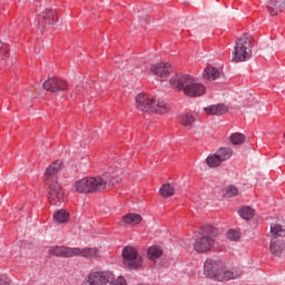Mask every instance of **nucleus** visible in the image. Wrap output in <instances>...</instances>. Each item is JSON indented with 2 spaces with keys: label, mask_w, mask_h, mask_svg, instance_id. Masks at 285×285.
<instances>
[{
  "label": "nucleus",
  "mask_w": 285,
  "mask_h": 285,
  "mask_svg": "<svg viewBox=\"0 0 285 285\" xmlns=\"http://www.w3.org/2000/svg\"><path fill=\"white\" fill-rule=\"evenodd\" d=\"M204 275L214 282H230L242 275L237 267H226L224 262L207 258L204 263Z\"/></svg>",
  "instance_id": "f257e3e1"
},
{
  "label": "nucleus",
  "mask_w": 285,
  "mask_h": 285,
  "mask_svg": "<svg viewBox=\"0 0 285 285\" xmlns=\"http://www.w3.org/2000/svg\"><path fill=\"white\" fill-rule=\"evenodd\" d=\"M169 83L176 90H183L187 97H202L206 92V87L188 73L171 77Z\"/></svg>",
  "instance_id": "f03ea898"
},
{
  "label": "nucleus",
  "mask_w": 285,
  "mask_h": 285,
  "mask_svg": "<svg viewBox=\"0 0 285 285\" xmlns=\"http://www.w3.org/2000/svg\"><path fill=\"white\" fill-rule=\"evenodd\" d=\"M136 105L141 112L153 115H166L168 112V105L164 100L157 99L155 96L138 94L136 95Z\"/></svg>",
  "instance_id": "7ed1b4c3"
},
{
  "label": "nucleus",
  "mask_w": 285,
  "mask_h": 285,
  "mask_svg": "<svg viewBox=\"0 0 285 285\" xmlns=\"http://www.w3.org/2000/svg\"><path fill=\"white\" fill-rule=\"evenodd\" d=\"M217 228L213 225H205L200 232L202 237L194 243L196 253H208L215 246V237H217Z\"/></svg>",
  "instance_id": "20e7f679"
},
{
  "label": "nucleus",
  "mask_w": 285,
  "mask_h": 285,
  "mask_svg": "<svg viewBox=\"0 0 285 285\" xmlns=\"http://www.w3.org/2000/svg\"><path fill=\"white\" fill-rule=\"evenodd\" d=\"M106 189V183L101 177H85L76 181L77 193L88 195L90 193H101Z\"/></svg>",
  "instance_id": "39448f33"
},
{
  "label": "nucleus",
  "mask_w": 285,
  "mask_h": 285,
  "mask_svg": "<svg viewBox=\"0 0 285 285\" xmlns=\"http://www.w3.org/2000/svg\"><path fill=\"white\" fill-rule=\"evenodd\" d=\"M253 55V42L248 39V36H244L236 40L235 50L233 53L234 63H239L242 61H248Z\"/></svg>",
  "instance_id": "423d86ee"
},
{
  "label": "nucleus",
  "mask_w": 285,
  "mask_h": 285,
  "mask_svg": "<svg viewBox=\"0 0 285 285\" xmlns=\"http://www.w3.org/2000/svg\"><path fill=\"white\" fill-rule=\"evenodd\" d=\"M122 264L129 271H137L144 265V258L139 256V252L134 246H125L122 248Z\"/></svg>",
  "instance_id": "0eeeda50"
},
{
  "label": "nucleus",
  "mask_w": 285,
  "mask_h": 285,
  "mask_svg": "<svg viewBox=\"0 0 285 285\" xmlns=\"http://www.w3.org/2000/svg\"><path fill=\"white\" fill-rule=\"evenodd\" d=\"M114 277L110 272H94L87 276L81 285H108Z\"/></svg>",
  "instance_id": "6e6552de"
},
{
  "label": "nucleus",
  "mask_w": 285,
  "mask_h": 285,
  "mask_svg": "<svg viewBox=\"0 0 285 285\" xmlns=\"http://www.w3.org/2000/svg\"><path fill=\"white\" fill-rule=\"evenodd\" d=\"M50 255L55 257H79V253H81V248L79 247H66V246H55L49 249Z\"/></svg>",
  "instance_id": "1a4fd4ad"
},
{
  "label": "nucleus",
  "mask_w": 285,
  "mask_h": 285,
  "mask_svg": "<svg viewBox=\"0 0 285 285\" xmlns=\"http://www.w3.org/2000/svg\"><path fill=\"white\" fill-rule=\"evenodd\" d=\"M59 21L57 18V10L46 9L45 12L38 14L37 23L38 28H46V26H55Z\"/></svg>",
  "instance_id": "9d476101"
},
{
  "label": "nucleus",
  "mask_w": 285,
  "mask_h": 285,
  "mask_svg": "<svg viewBox=\"0 0 285 285\" xmlns=\"http://www.w3.org/2000/svg\"><path fill=\"white\" fill-rule=\"evenodd\" d=\"M45 90L49 92H67L68 91V82L59 79V78H49L47 81L42 83Z\"/></svg>",
  "instance_id": "9b49d317"
},
{
  "label": "nucleus",
  "mask_w": 285,
  "mask_h": 285,
  "mask_svg": "<svg viewBox=\"0 0 285 285\" xmlns=\"http://www.w3.org/2000/svg\"><path fill=\"white\" fill-rule=\"evenodd\" d=\"M150 70L157 77H160V79H168V77L170 75V65L164 63V62H158L156 65H153L150 67Z\"/></svg>",
  "instance_id": "f8f14e48"
},
{
  "label": "nucleus",
  "mask_w": 285,
  "mask_h": 285,
  "mask_svg": "<svg viewBox=\"0 0 285 285\" xmlns=\"http://www.w3.org/2000/svg\"><path fill=\"white\" fill-rule=\"evenodd\" d=\"M285 0H269L267 2V10L272 17H275L284 10Z\"/></svg>",
  "instance_id": "ddd939ff"
},
{
  "label": "nucleus",
  "mask_w": 285,
  "mask_h": 285,
  "mask_svg": "<svg viewBox=\"0 0 285 285\" xmlns=\"http://www.w3.org/2000/svg\"><path fill=\"white\" fill-rule=\"evenodd\" d=\"M49 199H52L53 202H61L63 199V189H61V186L57 183H53L49 186Z\"/></svg>",
  "instance_id": "4468645a"
},
{
  "label": "nucleus",
  "mask_w": 285,
  "mask_h": 285,
  "mask_svg": "<svg viewBox=\"0 0 285 285\" xmlns=\"http://www.w3.org/2000/svg\"><path fill=\"white\" fill-rule=\"evenodd\" d=\"M62 168H63V163H61V160H56L46 168L45 176L47 177V179L50 177L55 179L59 170H61Z\"/></svg>",
  "instance_id": "2eb2a0df"
},
{
  "label": "nucleus",
  "mask_w": 285,
  "mask_h": 285,
  "mask_svg": "<svg viewBox=\"0 0 285 285\" xmlns=\"http://www.w3.org/2000/svg\"><path fill=\"white\" fill-rule=\"evenodd\" d=\"M204 110L207 115H217L219 117L224 115V112H226L228 108L224 104H217L205 107Z\"/></svg>",
  "instance_id": "dca6fc26"
},
{
  "label": "nucleus",
  "mask_w": 285,
  "mask_h": 285,
  "mask_svg": "<svg viewBox=\"0 0 285 285\" xmlns=\"http://www.w3.org/2000/svg\"><path fill=\"white\" fill-rule=\"evenodd\" d=\"M78 257H85V259H95V257H99V249L95 247L80 248Z\"/></svg>",
  "instance_id": "f3484780"
},
{
  "label": "nucleus",
  "mask_w": 285,
  "mask_h": 285,
  "mask_svg": "<svg viewBox=\"0 0 285 285\" xmlns=\"http://www.w3.org/2000/svg\"><path fill=\"white\" fill-rule=\"evenodd\" d=\"M204 79H208V81H215L219 79V69L208 66L203 73Z\"/></svg>",
  "instance_id": "a211bd4d"
},
{
  "label": "nucleus",
  "mask_w": 285,
  "mask_h": 285,
  "mask_svg": "<svg viewBox=\"0 0 285 285\" xmlns=\"http://www.w3.org/2000/svg\"><path fill=\"white\" fill-rule=\"evenodd\" d=\"M53 219L58 224H66L70 219V214L66 209H58L53 213Z\"/></svg>",
  "instance_id": "6ab92c4d"
},
{
  "label": "nucleus",
  "mask_w": 285,
  "mask_h": 285,
  "mask_svg": "<svg viewBox=\"0 0 285 285\" xmlns=\"http://www.w3.org/2000/svg\"><path fill=\"white\" fill-rule=\"evenodd\" d=\"M284 248L285 243L279 240L272 242L269 245V250L275 257H279V255H282V253L284 252Z\"/></svg>",
  "instance_id": "aec40b11"
},
{
  "label": "nucleus",
  "mask_w": 285,
  "mask_h": 285,
  "mask_svg": "<svg viewBox=\"0 0 285 285\" xmlns=\"http://www.w3.org/2000/svg\"><path fill=\"white\" fill-rule=\"evenodd\" d=\"M238 215L242 219L248 222V219H253V217H255V210L250 206H244L238 210Z\"/></svg>",
  "instance_id": "412c9836"
},
{
  "label": "nucleus",
  "mask_w": 285,
  "mask_h": 285,
  "mask_svg": "<svg viewBox=\"0 0 285 285\" xmlns=\"http://www.w3.org/2000/svg\"><path fill=\"white\" fill-rule=\"evenodd\" d=\"M216 155H218V159L222 161H226L233 157V149L228 147H220Z\"/></svg>",
  "instance_id": "4be33fe9"
},
{
  "label": "nucleus",
  "mask_w": 285,
  "mask_h": 285,
  "mask_svg": "<svg viewBox=\"0 0 285 285\" xmlns=\"http://www.w3.org/2000/svg\"><path fill=\"white\" fill-rule=\"evenodd\" d=\"M163 254L164 252L161 250V247L157 245L150 246L147 250V257L149 259H159V257H161Z\"/></svg>",
  "instance_id": "5701e85b"
},
{
  "label": "nucleus",
  "mask_w": 285,
  "mask_h": 285,
  "mask_svg": "<svg viewBox=\"0 0 285 285\" xmlns=\"http://www.w3.org/2000/svg\"><path fill=\"white\" fill-rule=\"evenodd\" d=\"M229 141L234 146H239L240 144H244V141H246V136L242 132H234L230 135Z\"/></svg>",
  "instance_id": "b1692460"
},
{
  "label": "nucleus",
  "mask_w": 285,
  "mask_h": 285,
  "mask_svg": "<svg viewBox=\"0 0 285 285\" xmlns=\"http://www.w3.org/2000/svg\"><path fill=\"white\" fill-rule=\"evenodd\" d=\"M159 193L161 197H173L175 195V187L170 184H165L160 187Z\"/></svg>",
  "instance_id": "393cba45"
},
{
  "label": "nucleus",
  "mask_w": 285,
  "mask_h": 285,
  "mask_svg": "<svg viewBox=\"0 0 285 285\" xmlns=\"http://www.w3.org/2000/svg\"><path fill=\"white\" fill-rule=\"evenodd\" d=\"M122 222L125 224H140L141 222V215L139 214H127L122 217Z\"/></svg>",
  "instance_id": "a878e982"
},
{
  "label": "nucleus",
  "mask_w": 285,
  "mask_h": 285,
  "mask_svg": "<svg viewBox=\"0 0 285 285\" xmlns=\"http://www.w3.org/2000/svg\"><path fill=\"white\" fill-rule=\"evenodd\" d=\"M206 164L209 168H217V166H220L222 160L217 154H212L206 158Z\"/></svg>",
  "instance_id": "bb28decb"
},
{
  "label": "nucleus",
  "mask_w": 285,
  "mask_h": 285,
  "mask_svg": "<svg viewBox=\"0 0 285 285\" xmlns=\"http://www.w3.org/2000/svg\"><path fill=\"white\" fill-rule=\"evenodd\" d=\"M271 233L274 239H277V237H285V229L282 227V225L271 226Z\"/></svg>",
  "instance_id": "cd10ccee"
},
{
  "label": "nucleus",
  "mask_w": 285,
  "mask_h": 285,
  "mask_svg": "<svg viewBox=\"0 0 285 285\" xmlns=\"http://www.w3.org/2000/svg\"><path fill=\"white\" fill-rule=\"evenodd\" d=\"M237 195H239V189L235 185L225 187V197H237Z\"/></svg>",
  "instance_id": "c85d7f7f"
},
{
  "label": "nucleus",
  "mask_w": 285,
  "mask_h": 285,
  "mask_svg": "<svg viewBox=\"0 0 285 285\" xmlns=\"http://www.w3.org/2000/svg\"><path fill=\"white\" fill-rule=\"evenodd\" d=\"M180 124H183V126H193V124H195V117L190 114H184L180 117Z\"/></svg>",
  "instance_id": "c756f323"
},
{
  "label": "nucleus",
  "mask_w": 285,
  "mask_h": 285,
  "mask_svg": "<svg viewBox=\"0 0 285 285\" xmlns=\"http://www.w3.org/2000/svg\"><path fill=\"white\" fill-rule=\"evenodd\" d=\"M242 238V233L237 229H229L227 232V239L230 242H238Z\"/></svg>",
  "instance_id": "7c9ffc66"
},
{
  "label": "nucleus",
  "mask_w": 285,
  "mask_h": 285,
  "mask_svg": "<svg viewBox=\"0 0 285 285\" xmlns=\"http://www.w3.org/2000/svg\"><path fill=\"white\" fill-rule=\"evenodd\" d=\"M102 180L105 183V188H106V186H115L116 184L119 183V179H117L115 177L108 178V175H105L102 177Z\"/></svg>",
  "instance_id": "2f4dec72"
},
{
  "label": "nucleus",
  "mask_w": 285,
  "mask_h": 285,
  "mask_svg": "<svg viewBox=\"0 0 285 285\" xmlns=\"http://www.w3.org/2000/svg\"><path fill=\"white\" fill-rule=\"evenodd\" d=\"M109 285H128L124 276H118L115 281H109Z\"/></svg>",
  "instance_id": "473e14b6"
},
{
  "label": "nucleus",
  "mask_w": 285,
  "mask_h": 285,
  "mask_svg": "<svg viewBox=\"0 0 285 285\" xmlns=\"http://www.w3.org/2000/svg\"><path fill=\"white\" fill-rule=\"evenodd\" d=\"M0 285H10V283L0 277Z\"/></svg>",
  "instance_id": "72a5a7b5"
},
{
  "label": "nucleus",
  "mask_w": 285,
  "mask_h": 285,
  "mask_svg": "<svg viewBox=\"0 0 285 285\" xmlns=\"http://www.w3.org/2000/svg\"><path fill=\"white\" fill-rule=\"evenodd\" d=\"M1 48H3V42H1V40H0V50H1Z\"/></svg>",
  "instance_id": "f704fd0d"
},
{
  "label": "nucleus",
  "mask_w": 285,
  "mask_h": 285,
  "mask_svg": "<svg viewBox=\"0 0 285 285\" xmlns=\"http://www.w3.org/2000/svg\"><path fill=\"white\" fill-rule=\"evenodd\" d=\"M65 98L68 99V95H66Z\"/></svg>",
  "instance_id": "c9c22d12"
}]
</instances>
